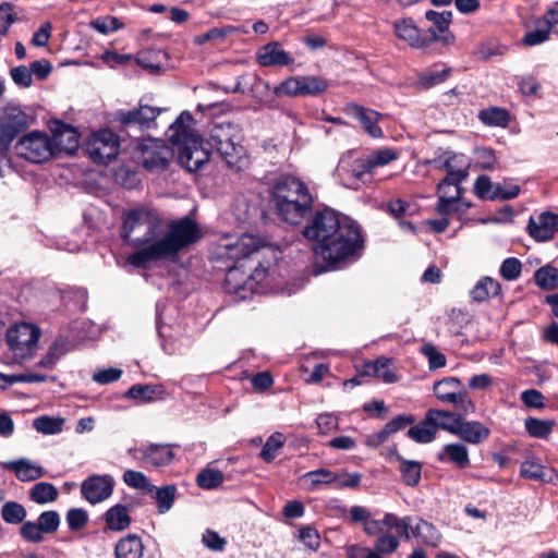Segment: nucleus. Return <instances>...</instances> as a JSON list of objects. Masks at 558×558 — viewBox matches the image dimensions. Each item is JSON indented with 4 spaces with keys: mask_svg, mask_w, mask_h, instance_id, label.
I'll list each match as a JSON object with an SVG mask.
<instances>
[{
    "mask_svg": "<svg viewBox=\"0 0 558 558\" xmlns=\"http://www.w3.org/2000/svg\"><path fill=\"white\" fill-rule=\"evenodd\" d=\"M123 240L138 247L128 256V263L136 268L147 269L151 264L172 259L198 241L201 231L189 216L173 220L163 233L159 213L148 207H137L124 214Z\"/></svg>",
    "mask_w": 558,
    "mask_h": 558,
    "instance_id": "f257e3e1",
    "label": "nucleus"
},
{
    "mask_svg": "<svg viewBox=\"0 0 558 558\" xmlns=\"http://www.w3.org/2000/svg\"><path fill=\"white\" fill-rule=\"evenodd\" d=\"M193 122L192 113L182 111L167 131L168 140L178 147V160L183 168L190 172L199 170L209 160V146H215L229 168L240 171L247 166L246 150L240 143L235 125L230 122L215 125L210 132V144L194 133Z\"/></svg>",
    "mask_w": 558,
    "mask_h": 558,
    "instance_id": "f03ea898",
    "label": "nucleus"
},
{
    "mask_svg": "<svg viewBox=\"0 0 558 558\" xmlns=\"http://www.w3.org/2000/svg\"><path fill=\"white\" fill-rule=\"evenodd\" d=\"M272 198L278 216L290 225H298L313 207L308 187L292 175H281L275 181Z\"/></svg>",
    "mask_w": 558,
    "mask_h": 558,
    "instance_id": "7ed1b4c3",
    "label": "nucleus"
},
{
    "mask_svg": "<svg viewBox=\"0 0 558 558\" xmlns=\"http://www.w3.org/2000/svg\"><path fill=\"white\" fill-rule=\"evenodd\" d=\"M363 247V238L359 226L342 220L340 228L324 244H315L314 252L329 265L356 255Z\"/></svg>",
    "mask_w": 558,
    "mask_h": 558,
    "instance_id": "20e7f679",
    "label": "nucleus"
},
{
    "mask_svg": "<svg viewBox=\"0 0 558 558\" xmlns=\"http://www.w3.org/2000/svg\"><path fill=\"white\" fill-rule=\"evenodd\" d=\"M40 330L32 324H16L7 331V343L17 362L33 356L37 350Z\"/></svg>",
    "mask_w": 558,
    "mask_h": 558,
    "instance_id": "39448f33",
    "label": "nucleus"
},
{
    "mask_svg": "<svg viewBox=\"0 0 558 558\" xmlns=\"http://www.w3.org/2000/svg\"><path fill=\"white\" fill-rule=\"evenodd\" d=\"M14 148L17 156L33 163L47 161L54 156L50 137L40 131H31L21 136Z\"/></svg>",
    "mask_w": 558,
    "mask_h": 558,
    "instance_id": "423d86ee",
    "label": "nucleus"
},
{
    "mask_svg": "<svg viewBox=\"0 0 558 558\" xmlns=\"http://www.w3.org/2000/svg\"><path fill=\"white\" fill-rule=\"evenodd\" d=\"M174 151L162 140L144 138L134 151V157L147 170L165 169L173 158Z\"/></svg>",
    "mask_w": 558,
    "mask_h": 558,
    "instance_id": "0eeeda50",
    "label": "nucleus"
},
{
    "mask_svg": "<svg viewBox=\"0 0 558 558\" xmlns=\"http://www.w3.org/2000/svg\"><path fill=\"white\" fill-rule=\"evenodd\" d=\"M31 124V117L15 106L0 108V154Z\"/></svg>",
    "mask_w": 558,
    "mask_h": 558,
    "instance_id": "6e6552de",
    "label": "nucleus"
},
{
    "mask_svg": "<svg viewBox=\"0 0 558 558\" xmlns=\"http://www.w3.org/2000/svg\"><path fill=\"white\" fill-rule=\"evenodd\" d=\"M244 267V264L227 266L225 283L229 292L239 293L246 290L253 292L256 290V284L265 279L267 268L259 260L254 267H248L252 270L250 274L242 269Z\"/></svg>",
    "mask_w": 558,
    "mask_h": 558,
    "instance_id": "1a4fd4ad",
    "label": "nucleus"
},
{
    "mask_svg": "<svg viewBox=\"0 0 558 558\" xmlns=\"http://www.w3.org/2000/svg\"><path fill=\"white\" fill-rule=\"evenodd\" d=\"M341 225L338 214L331 208H325L315 213L302 233L315 244H324Z\"/></svg>",
    "mask_w": 558,
    "mask_h": 558,
    "instance_id": "9d476101",
    "label": "nucleus"
},
{
    "mask_svg": "<svg viewBox=\"0 0 558 558\" xmlns=\"http://www.w3.org/2000/svg\"><path fill=\"white\" fill-rule=\"evenodd\" d=\"M119 147L118 135L108 129L94 133L86 144V150L90 158L95 162L104 165L117 157Z\"/></svg>",
    "mask_w": 558,
    "mask_h": 558,
    "instance_id": "9b49d317",
    "label": "nucleus"
},
{
    "mask_svg": "<svg viewBox=\"0 0 558 558\" xmlns=\"http://www.w3.org/2000/svg\"><path fill=\"white\" fill-rule=\"evenodd\" d=\"M61 523L56 510L43 511L36 521H26L20 527L21 537L28 543H41L45 534H54Z\"/></svg>",
    "mask_w": 558,
    "mask_h": 558,
    "instance_id": "f8f14e48",
    "label": "nucleus"
},
{
    "mask_svg": "<svg viewBox=\"0 0 558 558\" xmlns=\"http://www.w3.org/2000/svg\"><path fill=\"white\" fill-rule=\"evenodd\" d=\"M336 172L342 184L351 189H357L359 182L369 181L373 173L366 158L352 160L349 156L341 157Z\"/></svg>",
    "mask_w": 558,
    "mask_h": 558,
    "instance_id": "ddd939ff",
    "label": "nucleus"
},
{
    "mask_svg": "<svg viewBox=\"0 0 558 558\" xmlns=\"http://www.w3.org/2000/svg\"><path fill=\"white\" fill-rule=\"evenodd\" d=\"M163 110L141 102L137 108L117 111L114 120L124 128L137 126L141 130H148L156 126V119Z\"/></svg>",
    "mask_w": 558,
    "mask_h": 558,
    "instance_id": "4468645a",
    "label": "nucleus"
},
{
    "mask_svg": "<svg viewBox=\"0 0 558 558\" xmlns=\"http://www.w3.org/2000/svg\"><path fill=\"white\" fill-rule=\"evenodd\" d=\"M258 243L253 235L244 234L234 242L220 246L219 255L230 259L235 265L246 264L254 255L258 254Z\"/></svg>",
    "mask_w": 558,
    "mask_h": 558,
    "instance_id": "2eb2a0df",
    "label": "nucleus"
},
{
    "mask_svg": "<svg viewBox=\"0 0 558 558\" xmlns=\"http://www.w3.org/2000/svg\"><path fill=\"white\" fill-rule=\"evenodd\" d=\"M51 132V144L54 155L59 153H66L72 155L78 147L80 135L77 131L62 121L54 120L49 124Z\"/></svg>",
    "mask_w": 558,
    "mask_h": 558,
    "instance_id": "dca6fc26",
    "label": "nucleus"
},
{
    "mask_svg": "<svg viewBox=\"0 0 558 558\" xmlns=\"http://www.w3.org/2000/svg\"><path fill=\"white\" fill-rule=\"evenodd\" d=\"M411 527V518L404 517L399 518L398 515L387 512L381 520L372 519V515L367 519L363 525V530L367 535H377L383 533L384 529H395L400 538L409 541Z\"/></svg>",
    "mask_w": 558,
    "mask_h": 558,
    "instance_id": "f3484780",
    "label": "nucleus"
},
{
    "mask_svg": "<svg viewBox=\"0 0 558 558\" xmlns=\"http://www.w3.org/2000/svg\"><path fill=\"white\" fill-rule=\"evenodd\" d=\"M393 29L399 39L407 41L412 48L416 49L424 48L429 43L438 40V34L433 28L428 29L430 36L427 37L421 33L420 28L410 17L395 21Z\"/></svg>",
    "mask_w": 558,
    "mask_h": 558,
    "instance_id": "a211bd4d",
    "label": "nucleus"
},
{
    "mask_svg": "<svg viewBox=\"0 0 558 558\" xmlns=\"http://www.w3.org/2000/svg\"><path fill=\"white\" fill-rule=\"evenodd\" d=\"M113 484L110 475H92L82 483L81 492L88 502L95 505L111 496Z\"/></svg>",
    "mask_w": 558,
    "mask_h": 558,
    "instance_id": "6ab92c4d",
    "label": "nucleus"
},
{
    "mask_svg": "<svg viewBox=\"0 0 558 558\" xmlns=\"http://www.w3.org/2000/svg\"><path fill=\"white\" fill-rule=\"evenodd\" d=\"M527 232L537 242H545L558 232V214L543 211L537 218L530 217Z\"/></svg>",
    "mask_w": 558,
    "mask_h": 558,
    "instance_id": "aec40b11",
    "label": "nucleus"
},
{
    "mask_svg": "<svg viewBox=\"0 0 558 558\" xmlns=\"http://www.w3.org/2000/svg\"><path fill=\"white\" fill-rule=\"evenodd\" d=\"M462 155L453 153H446L444 158L439 159L438 168L447 171L446 178L440 182V189H445L450 182L462 183L465 180L468 173L463 169Z\"/></svg>",
    "mask_w": 558,
    "mask_h": 558,
    "instance_id": "412c9836",
    "label": "nucleus"
},
{
    "mask_svg": "<svg viewBox=\"0 0 558 558\" xmlns=\"http://www.w3.org/2000/svg\"><path fill=\"white\" fill-rule=\"evenodd\" d=\"M258 63L263 66H282L294 62V58L284 51L277 41L269 43L257 52Z\"/></svg>",
    "mask_w": 558,
    "mask_h": 558,
    "instance_id": "4be33fe9",
    "label": "nucleus"
},
{
    "mask_svg": "<svg viewBox=\"0 0 558 558\" xmlns=\"http://www.w3.org/2000/svg\"><path fill=\"white\" fill-rule=\"evenodd\" d=\"M348 111L353 117H355L356 119L360 120L364 131L368 135H371L374 138H378V137L383 136V131H381V129L378 125V121H379V119L381 117L379 112H377V111H375L373 109H368V108L362 107V106L356 105V104L349 105L348 106Z\"/></svg>",
    "mask_w": 558,
    "mask_h": 558,
    "instance_id": "5701e85b",
    "label": "nucleus"
},
{
    "mask_svg": "<svg viewBox=\"0 0 558 558\" xmlns=\"http://www.w3.org/2000/svg\"><path fill=\"white\" fill-rule=\"evenodd\" d=\"M2 468L9 471H13L15 476L22 482L36 481L43 477L45 474L43 466L33 463L29 459L26 458L3 462Z\"/></svg>",
    "mask_w": 558,
    "mask_h": 558,
    "instance_id": "b1692460",
    "label": "nucleus"
},
{
    "mask_svg": "<svg viewBox=\"0 0 558 558\" xmlns=\"http://www.w3.org/2000/svg\"><path fill=\"white\" fill-rule=\"evenodd\" d=\"M520 474L524 478L543 483H554L558 478L555 470L541 464L536 458H530L522 462Z\"/></svg>",
    "mask_w": 558,
    "mask_h": 558,
    "instance_id": "393cba45",
    "label": "nucleus"
},
{
    "mask_svg": "<svg viewBox=\"0 0 558 558\" xmlns=\"http://www.w3.org/2000/svg\"><path fill=\"white\" fill-rule=\"evenodd\" d=\"M490 435V429L480 421H465L462 418L456 433L460 439L472 445L485 441Z\"/></svg>",
    "mask_w": 558,
    "mask_h": 558,
    "instance_id": "a878e982",
    "label": "nucleus"
},
{
    "mask_svg": "<svg viewBox=\"0 0 558 558\" xmlns=\"http://www.w3.org/2000/svg\"><path fill=\"white\" fill-rule=\"evenodd\" d=\"M137 452L141 453V459L144 460L146 464L153 466L168 465L174 457L169 445L151 444L146 448L140 449Z\"/></svg>",
    "mask_w": 558,
    "mask_h": 558,
    "instance_id": "bb28decb",
    "label": "nucleus"
},
{
    "mask_svg": "<svg viewBox=\"0 0 558 558\" xmlns=\"http://www.w3.org/2000/svg\"><path fill=\"white\" fill-rule=\"evenodd\" d=\"M437 458L442 463H452L459 469L470 464L469 450L461 442L447 444L438 452Z\"/></svg>",
    "mask_w": 558,
    "mask_h": 558,
    "instance_id": "cd10ccee",
    "label": "nucleus"
},
{
    "mask_svg": "<svg viewBox=\"0 0 558 558\" xmlns=\"http://www.w3.org/2000/svg\"><path fill=\"white\" fill-rule=\"evenodd\" d=\"M428 412L432 415V418H434L437 430L442 429L453 435H456L463 416H465L462 412L458 411L429 409Z\"/></svg>",
    "mask_w": 558,
    "mask_h": 558,
    "instance_id": "c85d7f7f",
    "label": "nucleus"
},
{
    "mask_svg": "<svg viewBox=\"0 0 558 558\" xmlns=\"http://www.w3.org/2000/svg\"><path fill=\"white\" fill-rule=\"evenodd\" d=\"M437 429L435 427L434 418L427 411L424 420L413 425L408 430V437L417 444H429L435 440Z\"/></svg>",
    "mask_w": 558,
    "mask_h": 558,
    "instance_id": "c756f323",
    "label": "nucleus"
},
{
    "mask_svg": "<svg viewBox=\"0 0 558 558\" xmlns=\"http://www.w3.org/2000/svg\"><path fill=\"white\" fill-rule=\"evenodd\" d=\"M362 375L374 376L389 384L395 383L398 379L392 369L391 360L386 357H379L374 362L365 363Z\"/></svg>",
    "mask_w": 558,
    "mask_h": 558,
    "instance_id": "7c9ffc66",
    "label": "nucleus"
},
{
    "mask_svg": "<svg viewBox=\"0 0 558 558\" xmlns=\"http://www.w3.org/2000/svg\"><path fill=\"white\" fill-rule=\"evenodd\" d=\"M144 546L136 535H128L121 538L114 549L116 558H142Z\"/></svg>",
    "mask_w": 558,
    "mask_h": 558,
    "instance_id": "2f4dec72",
    "label": "nucleus"
},
{
    "mask_svg": "<svg viewBox=\"0 0 558 558\" xmlns=\"http://www.w3.org/2000/svg\"><path fill=\"white\" fill-rule=\"evenodd\" d=\"M444 396L445 398L440 402L453 405L458 412H462L464 415L473 414L476 410L475 403L462 386Z\"/></svg>",
    "mask_w": 558,
    "mask_h": 558,
    "instance_id": "473e14b6",
    "label": "nucleus"
},
{
    "mask_svg": "<svg viewBox=\"0 0 558 558\" xmlns=\"http://www.w3.org/2000/svg\"><path fill=\"white\" fill-rule=\"evenodd\" d=\"M499 292L500 283L497 280L492 277H483L470 291V295L475 302H484L490 298L497 296Z\"/></svg>",
    "mask_w": 558,
    "mask_h": 558,
    "instance_id": "72a5a7b5",
    "label": "nucleus"
},
{
    "mask_svg": "<svg viewBox=\"0 0 558 558\" xmlns=\"http://www.w3.org/2000/svg\"><path fill=\"white\" fill-rule=\"evenodd\" d=\"M28 497L37 505L52 504L58 499L59 490L51 483L39 482L31 487Z\"/></svg>",
    "mask_w": 558,
    "mask_h": 558,
    "instance_id": "f704fd0d",
    "label": "nucleus"
},
{
    "mask_svg": "<svg viewBox=\"0 0 558 558\" xmlns=\"http://www.w3.org/2000/svg\"><path fill=\"white\" fill-rule=\"evenodd\" d=\"M131 523L128 509L123 505H116L106 512V524L112 531H122Z\"/></svg>",
    "mask_w": 558,
    "mask_h": 558,
    "instance_id": "c9c22d12",
    "label": "nucleus"
},
{
    "mask_svg": "<svg viewBox=\"0 0 558 558\" xmlns=\"http://www.w3.org/2000/svg\"><path fill=\"white\" fill-rule=\"evenodd\" d=\"M397 460L400 462V472L403 483L408 486H416L421 481V463L413 460H407L401 456H397Z\"/></svg>",
    "mask_w": 558,
    "mask_h": 558,
    "instance_id": "e433bc0d",
    "label": "nucleus"
},
{
    "mask_svg": "<svg viewBox=\"0 0 558 558\" xmlns=\"http://www.w3.org/2000/svg\"><path fill=\"white\" fill-rule=\"evenodd\" d=\"M536 284L543 290H554L558 288V268L551 265H545L534 272Z\"/></svg>",
    "mask_w": 558,
    "mask_h": 558,
    "instance_id": "4c0bfd02",
    "label": "nucleus"
},
{
    "mask_svg": "<svg viewBox=\"0 0 558 558\" xmlns=\"http://www.w3.org/2000/svg\"><path fill=\"white\" fill-rule=\"evenodd\" d=\"M69 350V343L63 338H58L50 345L46 355L38 362V365L44 368L51 369L58 360L64 355Z\"/></svg>",
    "mask_w": 558,
    "mask_h": 558,
    "instance_id": "58836bf2",
    "label": "nucleus"
},
{
    "mask_svg": "<svg viewBox=\"0 0 558 558\" xmlns=\"http://www.w3.org/2000/svg\"><path fill=\"white\" fill-rule=\"evenodd\" d=\"M478 119L486 125L505 128L509 122V113L506 109L492 107L481 110Z\"/></svg>",
    "mask_w": 558,
    "mask_h": 558,
    "instance_id": "ea45409f",
    "label": "nucleus"
},
{
    "mask_svg": "<svg viewBox=\"0 0 558 558\" xmlns=\"http://www.w3.org/2000/svg\"><path fill=\"white\" fill-rule=\"evenodd\" d=\"M27 511L25 507L16 501H7L1 509V517L8 524L24 523Z\"/></svg>",
    "mask_w": 558,
    "mask_h": 558,
    "instance_id": "a19ab883",
    "label": "nucleus"
},
{
    "mask_svg": "<svg viewBox=\"0 0 558 558\" xmlns=\"http://www.w3.org/2000/svg\"><path fill=\"white\" fill-rule=\"evenodd\" d=\"M284 442L286 438L283 434L279 432L271 434L260 450V458L267 463L274 461Z\"/></svg>",
    "mask_w": 558,
    "mask_h": 558,
    "instance_id": "79ce46f5",
    "label": "nucleus"
},
{
    "mask_svg": "<svg viewBox=\"0 0 558 558\" xmlns=\"http://www.w3.org/2000/svg\"><path fill=\"white\" fill-rule=\"evenodd\" d=\"M414 536L422 539L426 545L437 546L440 542V533L429 522L421 520L413 530Z\"/></svg>",
    "mask_w": 558,
    "mask_h": 558,
    "instance_id": "37998d69",
    "label": "nucleus"
},
{
    "mask_svg": "<svg viewBox=\"0 0 558 558\" xmlns=\"http://www.w3.org/2000/svg\"><path fill=\"white\" fill-rule=\"evenodd\" d=\"M554 421L527 417L524 426L530 436L534 438H546L554 428Z\"/></svg>",
    "mask_w": 558,
    "mask_h": 558,
    "instance_id": "c03bdc74",
    "label": "nucleus"
},
{
    "mask_svg": "<svg viewBox=\"0 0 558 558\" xmlns=\"http://www.w3.org/2000/svg\"><path fill=\"white\" fill-rule=\"evenodd\" d=\"M64 420L61 417H50L47 415L34 420V428L44 435H54L62 430Z\"/></svg>",
    "mask_w": 558,
    "mask_h": 558,
    "instance_id": "a18cd8bd",
    "label": "nucleus"
},
{
    "mask_svg": "<svg viewBox=\"0 0 558 558\" xmlns=\"http://www.w3.org/2000/svg\"><path fill=\"white\" fill-rule=\"evenodd\" d=\"M223 480L225 476L221 471L207 468L198 473L196 483L201 488L214 489L221 485Z\"/></svg>",
    "mask_w": 558,
    "mask_h": 558,
    "instance_id": "49530a36",
    "label": "nucleus"
},
{
    "mask_svg": "<svg viewBox=\"0 0 558 558\" xmlns=\"http://www.w3.org/2000/svg\"><path fill=\"white\" fill-rule=\"evenodd\" d=\"M303 96H317L328 89L330 83L320 76H301Z\"/></svg>",
    "mask_w": 558,
    "mask_h": 558,
    "instance_id": "de8ad7c7",
    "label": "nucleus"
},
{
    "mask_svg": "<svg viewBox=\"0 0 558 558\" xmlns=\"http://www.w3.org/2000/svg\"><path fill=\"white\" fill-rule=\"evenodd\" d=\"M459 191L457 193L444 192L441 197H439L438 203L436 205V211L444 217L456 213L459 210Z\"/></svg>",
    "mask_w": 558,
    "mask_h": 558,
    "instance_id": "09e8293b",
    "label": "nucleus"
},
{
    "mask_svg": "<svg viewBox=\"0 0 558 558\" xmlns=\"http://www.w3.org/2000/svg\"><path fill=\"white\" fill-rule=\"evenodd\" d=\"M275 94L277 96H290L298 97L303 96L302 80L301 76H291L281 82L276 88Z\"/></svg>",
    "mask_w": 558,
    "mask_h": 558,
    "instance_id": "8fccbe9b",
    "label": "nucleus"
},
{
    "mask_svg": "<svg viewBox=\"0 0 558 558\" xmlns=\"http://www.w3.org/2000/svg\"><path fill=\"white\" fill-rule=\"evenodd\" d=\"M425 17L427 21L432 22L434 24V27H432L435 33H445L448 31L451 22H452V12L451 11H442L437 12L434 10H428L425 13Z\"/></svg>",
    "mask_w": 558,
    "mask_h": 558,
    "instance_id": "3c124183",
    "label": "nucleus"
},
{
    "mask_svg": "<svg viewBox=\"0 0 558 558\" xmlns=\"http://www.w3.org/2000/svg\"><path fill=\"white\" fill-rule=\"evenodd\" d=\"M175 492L177 488L173 485L163 486L156 490L155 499L160 513H166L171 509L175 499Z\"/></svg>",
    "mask_w": 558,
    "mask_h": 558,
    "instance_id": "603ef678",
    "label": "nucleus"
},
{
    "mask_svg": "<svg viewBox=\"0 0 558 558\" xmlns=\"http://www.w3.org/2000/svg\"><path fill=\"white\" fill-rule=\"evenodd\" d=\"M123 481L128 486L135 489H146L147 492L155 489L146 475L140 471L126 470L123 474Z\"/></svg>",
    "mask_w": 558,
    "mask_h": 558,
    "instance_id": "864d4df0",
    "label": "nucleus"
},
{
    "mask_svg": "<svg viewBox=\"0 0 558 558\" xmlns=\"http://www.w3.org/2000/svg\"><path fill=\"white\" fill-rule=\"evenodd\" d=\"M303 477L310 481L312 487L314 488L319 484H336L338 474L328 469L322 468L305 473Z\"/></svg>",
    "mask_w": 558,
    "mask_h": 558,
    "instance_id": "5fc2aeb1",
    "label": "nucleus"
},
{
    "mask_svg": "<svg viewBox=\"0 0 558 558\" xmlns=\"http://www.w3.org/2000/svg\"><path fill=\"white\" fill-rule=\"evenodd\" d=\"M371 170L384 167L397 159V153L390 148L378 149L366 157Z\"/></svg>",
    "mask_w": 558,
    "mask_h": 558,
    "instance_id": "6e6d98bb",
    "label": "nucleus"
},
{
    "mask_svg": "<svg viewBox=\"0 0 558 558\" xmlns=\"http://www.w3.org/2000/svg\"><path fill=\"white\" fill-rule=\"evenodd\" d=\"M520 186L510 182L496 183L493 190L492 201H509L520 194Z\"/></svg>",
    "mask_w": 558,
    "mask_h": 558,
    "instance_id": "4d7b16f0",
    "label": "nucleus"
},
{
    "mask_svg": "<svg viewBox=\"0 0 558 558\" xmlns=\"http://www.w3.org/2000/svg\"><path fill=\"white\" fill-rule=\"evenodd\" d=\"M506 47L499 44L496 39H488L480 44L476 48L475 54L484 60L495 56H500L505 52Z\"/></svg>",
    "mask_w": 558,
    "mask_h": 558,
    "instance_id": "13d9d810",
    "label": "nucleus"
},
{
    "mask_svg": "<svg viewBox=\"0 0 558 558\" xmlns=\"http://www.w3.org/2000/svg\"><path fill=\"white\" fill-rule=\"evenodd\" d=\"M522 270L521 262L515 257L506 258L500 266V276L507 281L517 280Z\"/></svg>",
    "mask_w": 558,
    "mask_h": 558,
    "instance_id": "bf43d9fd",
    "label": "nucleus"
},
{
    "mask_svg": "<svg viewBox=\"0 0 558 558\" xmlns=\"http://www.w3.org/2000/svg\"><path fill=\"white\" fill-rule=\"evenodd\" d=\"M399 535H393L390 533H384L379 535V537L375 542V548L378 553L383 555H390L395 553L400 544Z\"/></svg>",
    "mask_w": 558,
    "mask_h": 558,
    "instance_id": "052dcab7",
    "label": "nucleus"
},
{
    "mask_svg": "<svg viewBox=\"0 0 558 558\" xmlns=\"http://www.w3.org/2000/svg\"><path fill=\"white\" fill-rule=\"evenodd\" d=\"M462 383L457 377H446L434 384L433 390L436 398L440 401L445 398L444 395L456 391L458 388H461Z\"/></svg>",
    "mask_w": 558,
    "mask_h": 558,
    "instance_id": "680f3d73",
    "label": "nucleus"
},
{
    "mask_svg": "<svg viewBox=\"0 0 558 558\" xmlns=\"http://www.w3.org/2000/svg\"><path fill=\"white\" fill-rule=\"evenodd\" d=\"M202 543L209 550L219 553L223 551L227 546V539L210 529L203 533Z\"/></svg>",
    "mask_w": 558,
    "mask_h": 558,
    "instance_id": "e2e57ef3",
    "label": "nucleus"
},
{
    "mask_svg": "<svg viewBox=\"0 0 558 558\" xmlns=\"http://www.w3.org/2000/svg\"><path fill=\"white\" fill-rule=\"evenodd\" d=\"M65 520L70 530L78 531L87 524L88 514L82 508H72L66 512Z\"/></svg>",
    "mask_w": 558,
    "mask_h": 558,
    "instance_id": "0e129e2a",
    "label": "nucleus"
},
{
    "mask_svg": "<svg viewBox=\"0 0 558 558\" xmlns=\"http://www.w3.org/2000/svg\"><path fill=\"white\" fill-rule=\"evenodd\" d=\"M299 539L308 549L316 551L320 546V536L316 529L312 526H303L299 530Z\"/></svg>",
    "mask_w": 558,
    "mask_h": 558,
    "instance_id": "69168bd1",
    "label": "nucleus"
},
{
    "mask_svg": "<svg viewBox=\"0 0 558 558\" xmlns=\"http://www.w3.org/2000/svg\"><path fill=\"white\" fill-rule=\"evenodd\" d=\"M160 391V387L151 385H133L126 392L129 398L151 401L153 396Z\"/></svg>",
    "mask_w": 558,
    "mask_h": 558,
    "instance_id": "338daca9",
    "label": "nucleus"
},
{
    "mask_svg": "<svg viewBox=\"0 0 558 558\" xmlns=\"http://www.w3.org/2000/svg\"><path fill=\"white\" fill-rule=\"evenodd\" d=\"M450 70L444 68L441 71H427L420 75L418 83L425 88L442 83L449 75Z\"/></svg>",
    "mask_w": 558,
    "mask_h": 558,
    "instance_id": "774afa93",
    "label": "nucleus"
}]
</instances>
